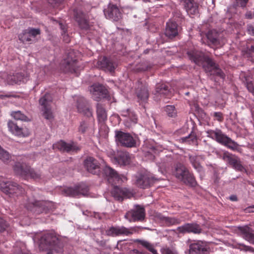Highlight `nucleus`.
I'll list each match as a JSON object with an SVG mask.
<instances>
[{
	"mask_svg": "<svg viewBox=\"0 0 254 254\" xmlns=\"http://www.w3.org/2000/svg\"><path fill=\"white\" fill-rule=\"evenodd\" d=\"M187 55L191 62L201 66L206 72L224 78L225 74L219 65L207 54L201 51L192 49L188 51Z\"/></svg>",
	"mask_w": 254,
	"mask_h": 254,
	"instance_id": "obj_1",
	"label": "nucleus"
},
{
	"mask_svg": "<svg viewBox=\"0 0 254 254\" xmlns=\"http://www.w3.org/2000/svg\"><path fill=\"white\" fill-rule=\"evenodd\" d=\"M39 248L42 251H52L57 253L64 252L63 240L54 232L43 234L39 240Z\"/></svg>",
	"mask_w": 254,
	"mask_h": 254,
	"instance_id": "obj_2",
	"label": "nucleus"
},
{
	"mask_svg": "<svg viewBox=\"0 0 254 254\" xmlns=\"http://www.w3.org/2000/svg\"><path fill=\"white\" fill-rule=\"evenodd\" d=\"M173 175L180 181L187 186L195 187L197 182L192 173L184 164L178 163L175 166Z\"/></svg>",
	"mask_w": 254,
	"mask_h": 254,
	"instance_id": "obj_3",
	"label": "nucleus"
},
{
	"mask_svg": "<svg viewBox=\"0 0 254 254\" xmlns=\"http://www.w3.org/2000/svg\"><path fill=\"white\" fill-rule=\"evenodd\" d=\"M206 133L207 137L231 150H236L238 148L239 144L219 128H216L214 130L208 129L206 131Z\"/></svg>",
	"mask_w": 254,
	"mask_h": 254,
	"instance_id": "obj_4",
	"label": "nucleus"
},
{
	"mask_svg": "<svg viewBox=\"0 0 254 254\" xmlns=\"http://www.w3.org/2000/svg\"><path fill=\"white\" fill-rule=\"evenodd\" d=\"M15 173L23 178L27 179L31 178L33 179H39L41 174L39 171H36L26 163L16 162L13 166Z\"/></svg>",
	"mask_w": 254,
	"mask_h": 254,
	"instance_id": "obj_5",
	"label": "nucleus"
},
{
	"mask_svg": "<svg viewBox=\"0 0 254 254\" xmlns=\"http://www.w3.org/2000/svg\"><path fill=\"white\" fill-rule=\"evenodd\" d=\"M29 209L36 214L47 213L54 209V204L51 201L45 200H34L29 203Z\"/></svg>",
	"mask_w": 254,
	"mask_h": 254,
	"instance_id": "obj_6",
	"label": "nucleus"
},
{
	"mask_svg": "<svg viewBox=\"0 0 254 254\" xmlns=\"http://www.w3.org/2000/svg\"><path fill=\"white\" fill-rule=\"evenodd\" d=\"M145 208L143 206L138 204L134 205L125 215V217L130 222H143L145 220Z\"/></svg>",
	"mask_w": 254,
	"mask_h": 254,
	"instance_id": "obj_7",
	"label": "nucleus"
},
{
	"mask_svg": "<svg viewBox=\"0 0 254 254\" xmlns=\"http://www.w3.org/2000/svg\"><path fill=\"white\" fill-rule=\"evenodd\" d=\"M0 188L5 194L18 196L24 193V190L17 183L13 182H0Z\"/></svg>",
	"mask_w": 254,
	"mask_h": 254,
	"instance_id": "obj_8",
	"label": "nucleus"
},
{
	"mask_svg": "<svg viewBox=\"0 0 254 254\" xmlns=\"http://www.w3.org/2000/svg\"><path fill=\"white\" fill-rule=\"evenodd\" d=\"M115 139L118 144L126 147H133L136 146V140L129 133L116 130Z\"/></svg>",
	"mask_w": 254,
	"mask_h": 254,
	"instance_id": "obj_9",
	"label": "nucleus"
},
{
	"mask_svg": "<svg viewBox=\"0 0 254 254\" xmlns=\"http://www.w3.org/2000/svg\"><path fill=\"white\" fill-rule=\"evenodd\" d=\"M221 158L229 166L235 170L242 172H246V169L242 165L241 159L235 155L226 151L223 153Z\"/></svg>",
	"mask_w": 254,
	"mask_h": 254,
	"instance_id": "obj_10",
	"label": "nucleus"
},
{
	"mask_svg": "<svg viewBox=\"0 0 254 254\" xmlns=\"http://www.w3.org/2000/svg\"><path fill=\"white\" fill-rule=\"evenodd\" d=\"M52 101L53 98L52 95L47 93L42 96L39 100L43 116L46 119L48 120H51L53 118L51 106Z\"/></svg>",
	"mask_w": 254,
	"mask_h": 254,
	"instance_id": "obj_11",
	"label": "nucleus"
},
{
	"mask_svg": "<svg viewBox=\"0 0 254 254\" xmlns=\"http://www.w3.org/2000/svg\"><path fill=\"white\" fill-rule=\"evenodd\" d=\"M78 61L74 56L73 52L68 53L66 59L62 62V68L65 72L76 73L78 71Z\"/></svg>",
	"mask_w": 254,
	"mask_h": 254,
	"instance_id": "obj_12",
	"label": "nucleus"
},
{
	"mask_svg": "<svg viewBox=\"0 0 254 254\" xmlns=\"http://www.w3.org/2000/svg\"><path fill=\"white\" fill-rule=\"evenodd\" d=\"M135 179L136 185L143 189L150 187L156 180L151 174L146 172L137 174L135 176Z\"/></svg>",
	"mask_w": 254,
	"mask_h": 254,
	"instance_id": "obj_13",
	"label": "nucleus"
},
{
	"mask_svg": "<svg viewBox=\"0 0 254 254\" xmlns=\"http://www.w3.org/2000/svg\"><path fill=\"white\" fill-rule=\"evenodd\" d=\"M101 175L112 185L119 183L122 181L118 172L109 166L106 165L101 168Z\"/></svg>",
	"mask_w": 254,
	"mask_h": 254,
	"instance_id": "obj_14",
	"label": "nucleus"
},
{
	"mask_svg": "<svg viewBox=\"0 0 254 254\" xmlns=\"http://www.w3.org/2000/svg\"><path fill=\"white\" fill-rule=\"evenodd\" d=\"M89 191L88 187L84 185H79L74 187L65 188L62 191L64 195L66 196L76 197L81 195L86 196Z\"/></svg>",
	"mask_w": 254,
	"mask_h": 254,
	"instance_id": "obj_15",
	"label": "nucleus"
},
{
	"mask_svg": "<svg viewBox=\"0 0 254 254\" xmlns=\"http://www.w3.org/2000/svg\"><path fill=\"white\" fill-rule=\"evenodd\" d=\"M84 166L88 172L98 176L101 175V164L94 157H87L84 161Z\"/></svg>",
	"mask_w": 254,
	"mask_h": 254,
	"instance_id": "obj_16",
	"label": "nucleus"
},
{
	"mask_svg": "<svg viewBox=\"0 0 254 254\" xmlns=\"http://www.w3.org/2000/svg\"><path fill=\"white\" fill-rule=\"evenodd\" d=\"M76 107L78 113L87 117L92 116V111L88 101L82 96L75 98Z\"/></svg>",
	"mask_w": 254,
	"mask_h": 254,
	"instance_id": "obj_17",
	"label": "nucleus"
},
{
	"mask_svg": "<svg viewBox=\"0 0 254 254\" xmlns=\"http://www.w3.org/2000/svg\"><path fill=\"white\" fill-rule=\"evenodd\" d=\"M105 17L114 21H118L122 18V14L116 5L109 3L104 10Z\"/></svg>",
	"mask_w": 254,
	"mask_h": 254,
	"instance_id": "obj_18",
	"label": "nucleus"
},
{
	"mask_svg": "<svg viewBox=\"0 0 254 254\" xmlns=\"http://www.w3.org/2000/svg\"><path fill=\"white\" fill-rule=\"evenodd\" d=\"M135 94L137 99L143 102H146L149 97V91L147 85L138 80L136 83Z\"/></svg>",
	"mask_w": 254,
	"mask_h": 254,
	"instance_id": "obj_19",
	"label": "nucleus"
},
{
	"mask_svg": "<svg viewBox=\"0 0 254 254\" xmlns=\"http://www.w3.org/2000/svg\"><path fill=\"white\" fill-rule=\"evenodd\" d=\"M90 91L94 100L98 101L108 96V90L102 84H95L90 87Z\"/></svg>",
	"mask_w": 254,
	"mask_h": 254,
	"instance_id": "obj_20",
	"label": "nucleus"
},
{
	"mask_svg": "<svg viewBox=\"0 0 254 254\" xmlns=\"http://www.w3.org/2000/svg\"><path fill=\"white\" fill-rule=\"evenodd\" d=\"M53 146L54 149H58L61 151L67 153L70 152H77L80 150V148L74 142L68 143L63 140H61L54 144Z\"/></svg>",
	"mask_w": 254,
	"mask_h": 254,
	"instance_id": "obj_21",
	"label": "nucleus"
},
{
	"mask_svg": "<svg viewBox=\"0 0 254 254\" xmlns=\"http://www.w3.org/2000/svg\"><path fill=\"white\" fill-rule=\"evenodd\" d=\"M177 231L183 234L192 233L195 234H199L202 232V229L200 225L196 223H188L178 227Z\"/></svg>",
	"mask_w": 254,
	"mask_h": 254,
	"instance_id": "obj_22",
	"label": "nucleus"
},
{
	"mask_svg": "<svg viewBox=\"0 0 254 254\" xmlns=\"http://www.w3.org/2000/svg\"><path fill=\"white\" fill-rule=\"evenodd\" d=\"M97 65L99 68L111 73L114 72L117 66L116 63L111 59L105 56L98 60Z\"/></svg>",
	"mask_w": 254,
	"mask_h": 254,
	"instance_id": "obj_23",
	"label": "nucleus"
},
{
	"mask_svg": "<svg viewBox=\"0 0 254 254\" xmlns=\"http://www.w3.org/2000/svg\"><path fill=\"white\" fill-rule=\"evenodd\" d=\"M111 193L115 199L122 201L124 198H129L131 196V192L125 188L114 186Z\"/></svg>",
	"mask_w": 254,
	"mask_h": 254,
	"instance_id": "obj_24",
	"label": "nucleus"
},
{
	"mask_svg": "<svg viewBox=\"0 0 254 254\" xmlns=\"http://www.w3.org/2000/svg\"><path fill=\"white\" fill-rule=\"evenodd\" d=\"M184 8L190 16L199 13V4L195 0H182Z\"/></svg>",
	"mask_w": 254,
	"mask_h": 254,
	"instance_id": "obj_25",
	"label": "nucleus"
},
{
	"mask_svg": "<svg viewBox=\"0 0 254 254\" xmlns=\"http://www.w3.org/2000/svg\"><path fill=\"white\" fill-rule=\"evenodd\" d=\"M238 229L241 234V236L250 243L254 245V230L247 225L239 226Z\"/></svg>",
	"mask_w": 254,
	"mask_h": 254,
	"instance_id": "obj_26",
	"label": "nucleus"
},
{
	"mask_svg": "<svg viewBox=\"0 0 254 254\" xmlns=\"http://www.w3.org/2000/svg\"><path fill=\"white\" fill-rule=\"evenodd\" d=\"M207 247L202 242H197L190 245L189 254H207Z\"/></svg>",
	"mask_w": 254,
	"mask_h": 254,
	"instance_id": "obj_27",
	"label": "nucleus"
},
{
	"mask_svg": "<svg viewBox=\"0 0 254 254\" xmlns=\"http://www.w3.org/2000/svg\"><path fill=\"white\" fill-rule=\"evenodd\" d=\"M165 34L169 39H173L178 35V25L174 21L167 22Z\"/></svg>",
	"mask_w": 254,
	"mask_h": 254,
	"instance_id": "obj_28",
	"label": "nucleus"
},
{
	"mask_svg": "<svg viewBox=\"0 0 254 254\" xmlns=\"http://www.w3.org/2000/svg\"><path fill=\"white\" fill-rule=\"evenodd\" d=\"M115 163L121 166H126L129 164L130 157L127 152L119 151L114 156Z\"/></svg>",
	"mask_w": 254,
	"mask_h": 254,
	"instance_id": "obj_29",
	"label": "nucleus"
},
{
	"mask_svg": "<svg viewBox=\"0 0 254 254\" xmlns=\"http://www.w3.org/2000/svg\"><path fill=\"white\" fill-rule=\"evenodd\" d=\"M200 156L189 155V160L193 168L200 174V175H203L204 169L200 165Z\"/></svg>",
	"mask_w": 254,
	"mask_h": 254,
	"instance_id": "obj_30",
	"label": "nucleus"
},
{
	"mask_svg": "<svg viewBox=\"0 0 254 254\" xmlns=\"http://www.w3.org/2000/svg\"><path fill=\"white\" fill-rule=\"evenodd\" d=\"M74 18L78 23L79 28L82 30H87L90 28V25L82 13H78L74 11Z\"/></svg>",
	"mask_w": 254,
	"mask_h": 254,
	"instance_id": "obj_31",
	"label": "nucleus"
},
{
	"mask_svg": "<svg viewBox=\"0 0 254 254\" xmlns=\"http://www.w3.org/2000/svg\"><path fill=\"white\" fill-rule=\"evenodd\" d=\"M156 217L162 223H164L167 226L179 224L181 222L179 219L176 217L165 216L161 213L157 214L156 215Z\"/></svg>",
	"mask_w": 254,
	"mask_h": 254,
	"instance_id": "obj_32",
	"label": "nucleus"
},
{
	"mask_svg": "<svg viewBox=\"0 0 254 254\" xmlns=\"http://www.w3.org/2000/svg\"><path fill=\"white\" fill-rule=\"evenodd\" d=\"M170 94V89L168 85L164 83H158L156 84L154 94H159L167 96Z\"/></svg>",
	"mask_w": 254,
	"mask_h": 254,
	"instance_id": "obj_33",
	"label": "nucleus"
},
{
	"mask_svg": "<svg viewBox=\"0 0 254 254\" xmlns=\"http://www.w3.org/2000/svg\"><path fill=\"white\" fill-rule=\"evenodd\" d=\"M96 113L98 120L100 123L104 122L107 119V111L103 105L97 103L96 105Z\"/></svg>",
	"mask_w": 254,
	"mask_h": 254,
	"instance_id": "obj_34",
	"label": "nucleus"
},
{
	"mask_svg": "<svg viewBox=\"0 0 254 254\" xmlns=\"http://www.w3.org/2000/svg\"><path fill=\"white\" fill-rule=\"evenodd\" d=\"M9 130L15 135L20 136L22 134V128L18 126L17 123L10 121L7 124Z\"/></svg>",
	"mask_w": 254,
	"mask_h": 254,
	"instance_id": "obj_35",
	"label": "nucleus"
},
{
	"mask_svg": "<svg viewBox=\"0 0 254 254\" xmlns=\"http://www.w3.org/2000/svg\"><path fill=\"white\" fill-rule=\"evenodd\" d=\"M208 40L213 45L217 46L219 44V40L218 39L219 34L215 30H210L208 32L206 35Z\"/></svg>",
	"mask_w": 254,
	"mask_h": 254,
	"instance_id": "obj_36",
	"label": "nucleus"
},
{
	"mask_svg": "<svg viewBox=\"0 0 254 254\" xmlns=\"http://www.w3.org/2000/svg\"><path fill=\"white\" fill-rule=\"evenodd\" d=\"M137 241L143 247L152 253L153 254H158L157 250L155 249L154 246L148 241L144 240H137Z\"/></svg>",
	"mask_w": 254,
	"mask_h": 254,
	"instance_id": "obj_37",
	"label": "nucleus"
},
{
	"mask_svg": "<svg viewBox=\"0 0 254 254\" xmlns=\"http://www.w3.org/2000/svg\"><path fill=\"white\" fill-rule=\"evenodd\" d=\"M244 56L251 61H254V45H248L244 51Z\"/></svg>",
	"mask_w": 254,
	"mask_h": 254,
	"instance_id": "obj_38",
	"label": "nucleus"
},
{
	"mask_svg": "<svg viewBox=\"0 0 254 254\" xmlns=\"http://www.w3.org/2000/svg\"><path fill=\"white\" fill-rule=\"evenodd\" d=\"M119 225L109 227L105 231L106 235L110 237L118 236Z\"/></svg>",
	"mask_w": 254,
	"mask_h": 254,
	"instance_id": "obj_39",
	"label": "nucleus"
},
{
	"mask_svg": "<svg viewBox=\"0 0 254 254\" xmlns=\"http://www.w3.org/2000/svg\"><path fill=\"white\" fill-rule=\"evenodd\" d=\"M164 110L169 117L175 118L177 116V111L174 105H167L164 107Z\"/></svg>",
	"mask_w": 254,
	"mask_h": 254,
	"instance_id": "obj_40",
	"label": "nucleus"
},
{
	"mask_svg": "<svg viewBox=\"0 0 254 254\" xmlns=\"http://www.w3.org/2000/svg\"><path fill=\"white\" fill-rule=\"evenodd\" d=\"M11 115L16 120L23 121H27L28 120V117L20 111L12 112Z\"/></svg>",
	"mask_w": 254,
	"mask_h": 254,
	"instance_id": "obj_41",
	"label": "nucleus"
},
{
	"mask_svg": "<svg viewBox=\"0 0 254 254\" xmlns=\"http://www.w3.org/2000/svg\"><path fill=\"white\" fill-rule=\"evenodd\" d=\"M160 251L161 254H179L177 250L173 247H163Z\"/></svg>",
	"mask_w": 254,
	"mask_h": 254,
	"instance_id": "obj_42",
	"label": "nucleus"
},
{
	"mask_svg": "<svg viewBox=\"0 0 254 254\" xmlns=\"http://www.w3.org/2000/svg\"><path fill=\"white\" fill-rule=\"evenodd\" d=\"M181 140L182 142H188L190 144L193 143L196 141V135L192 132L189 135L182 137Z\"/></svg>",
	"mask_w": 254,
	"mask_h": 254,
	"instance_id": "obj_43",
	"label": "nucleus"
},
{
	"mask_svg": "<svg viewBox=\"0 0 254 254\" xmlns=\"http://www.w3.org/2000/svg\"><path fill=\"white\" fill-rule=\"evenodd\" d=\"M250 79L251 77L250 76H245V80H244V82L246 85V86L247 87L248 90L254 95V86L252 82V81Z\"/></svg>",
	"mask_w": 254,
	"mask_h": 254,
	"instance_id": "obj_44",
	"label": "nucleus"
},
{
	"mask_svg": "<svg viewBox=\"0 0 254 254\" xmlns=\"http://www.w3.org/2000/svg\"><path fill=\"white\" fill-rule=\"evenodd\" d=\"M13 79L16 83H19L21 82H24L26 80V77L22 73H17L13 75Z\"/></svg>",
	"mask_w": 254,
	"mask_h": 254,
	"instance_id": "obj_45",
	"label": "nucleus"
},
{
	"mask_svg": "<svg viewBox=\"0 0 254 254\" xmlns=\"http://www.w3.org/2000/svg\"><path fill=\"white\" fill-rule=\"evenodd\" d=\"M249 0H235L233 6L234 7H241L244 8L246 7Z\"/></svg>",
	"mask_w": 254,
	"mask_h": 254,
	"instance_id": "obj_46",
	"label": "nucleus"
},
{
	"mask_svg": "<svg viewBox=\"0 0 254 254\" xmlns=\"http://www.w3.org/2000/svg\"><path fill=\"white\" fill-rule=\"evenodd\" d=\"M238 249L241 251H243L246 252H249L254 254V249L251 246H246L242 243H239L238 244Z\"/></svg>",
	"mask_w": 254,
	"mask_h": 254,
	"instance_id": "obj_47",
	"label": "nucleus"
},
{
	"mask_svg": "<svg viewBox=\"0 0 254 254\" xmlns=\"http://www.w3.org/2000/svg\"><path fill=\"white\" fill-rule=\"evenodd\" d=\"M31 36L25 31L24 33L20 35L19 39L22 41L23 43L30 42L32 41Z\"/></svg>",
	"mask_w": 254,
	"mask_h": 254,
	"instance_id": "obj_48",
	"label": "nucleus"
},
{
	"mask_svg": "<svg viewBox=\"0 0 254 254\" xmlns=\"http://www.w3.org/2000/svg\"><path fill=\"white\" fill-rule=\"evenodd\" d=\"M26 31L33 38H35L38 35H40L41 32L39 28H29Z\"/></svg>",
	"mask_w": 254,
	"mask_h": 254,
	"instance_id": "obj_49",
	"label": "nucleus"
},
{
	"mask_svg": "<svg viewBox=\"0 0 254 254\" xmlns=\"http://www.w3.org/2000/svg\"><path fill=\"white\" fill-rule=\"evenodd\" d=\"M118 236H128L129 234L128 228L124 226H119Z\"/></svg>",
	"mask_w": 254,
	"mask_h": 254,
	"instance_id": "obj_50",
	"label": "nucleus"
},
{
	"mask_svg": "<svg viewBox=\"0 0 254 254\" xmlns=\"http://www.w3.org/2000/svg\"><path fill=\"white\" fill-rule=\"evenodd\" d=\"M148 229L146 227H142L141 226H135V227H130L129 228H128V230L129 231V234H128V236L132 235V234L134 233L138 232L139 230L140 229Z\"/></svg>",
	"mask_w": 254,
	"mask_h": 254,
	"instance_id": "obj_51",
	"label": "nucleus"
},
{
	"mask_svg": "<svg viewBox=\"0 0 254 254\" xmlns=\"http://www.w3.org/2000/svg\"><path fill=\"white\" fill-rule=\"evenodd\" d=\"M8 227V224L2 218L0 217V232H3Z\"/></svg>",
	"mask_w": 254,
	"mask_h": 254,
	"instance_id": "obj_52",
	"label": "nucleus"
},
{
	"mask_svg": "<svg viewBox=\"0 0 254 254\" xmlns=\"http://www.w3.org/2000/svg\"><path fill=\"white\" fill-rule=\"evenodd\" d=\"M87 125L85 121L81 122L78 128L79 131L82 133H84L87 128Z\"/></svg>",
	"mask_w": 254,
	"mask_h": 254,
	"instance_id": "obj_53",
	"label": "nucleus"
},
{
	"mask_svg": "<svg viewBox=\"0 0 254 254\" xmlns=\"http://www.w3.org/2000/svg\"><path fill=\"white\" fill-rule=\"evenodd\" d=\"M64 0H48V2L54 7H57L60 4L62 3Z\"/></svg>",
	"mask_w": 254,
	"mask_h": 254,
	"instance_id": "obj_54",
	"label": "nucleus"
},
{
	"mask_svg": "<svg viewBox=\"0 0 254 254\" xmlns=\"http://www.w3.org/2000/svg\"><path fill=\"white\" fill-rule=\"evenodd\" d=\"M152 65L150 64L144 63L141 67H138V69L139 71H146L152 67Z\"/></svg>",
	"mask_w": 254,
	"mask_h": 254,
	"instance_id": "obj_55",
	"label": "nucleus"
},
{
	"mask_svg": "<svg viewBox=\"0 0 254 254\" xmlns=\"http://www.w3.org/2000/svg\"><path fill=\"white\" fill-rule=\"evenodd\" d=\"M213 116L219 122L223 120V114L221 112H214Z\"/></svg>",
	"mask_w": 254,
	"mask_h": 254,
	"instance_id": "obj_56",
	"label": "nucleus"
},
{
	"mask_svg": "<svg viewBox=\"0 0 254 254\" xmlns=\"http://www.w3.org/2000/svg\"><path fill=\"white\" fill-rule=\"evenodd\" d=\"M121 115L124 117H130L131 115H133L132 112L129 109H127L126 110H123L121 111Z\"/></svg>",
	"mask_w": 254,
	"mask_h": 254,
	"instance_id": "obj_57",
	"label": "nucleus"
},
{
	"mask_svg": "<svg viewBox=\"0 0 254 254\" xmlns=\"http://www.w3.org/2000/svg\"><path fill=\"white\" fill-rule=\"evenodd\" d=\"M60 28L61 30V34L65 33L67 32V28L66 24H63L61 22L59 23Z\"/></svg>",
	"mask_w": 254,
	"mask_h": 254,
	"instance_id": "obj_58",
	"label": "nucleus"
},
{
	"mask_svg": "<svg viewBox=\"0 0 254 254\" xmlns=\"http://www.w3.org/2000/svg\"><path fill=\"white\" fill-rule=\"evenodd\" d=\"M245 17L246 19H253L254 17V12H252L251 11H247L245 14Z\"/></svg>",
	"mask_w": 254,
	"mask_h": 254,
	"instance_id": "obj_59",
	"label": "nucleus"
},
{
	"mask_svg": "<svg viewBox=\"0 0 254 254\" xmlns=\"http://www.w3.org/2000/svg\"><path fill=\"white\" fill-rule=\"evenodd\" d=\"M16 96L12 94L11 93H8L5 94H0V99H4L5 98H11V97H15Z\"/></svg>",
	"mask_w": 254,
	"mask_h": 254,
	"instance_id": "obj_60",
	"label": "nucleus"
},
{
	"mask_svg": "<svg viewBox=\"0 0 254 254\" xmlns=\"http://www.w3.org/2000/svg\"><path fill=\"white\" fill-rule=\"evenodd\" d=\"M247 31L249 34L254 36V27L252 25H247Z\"/></svg>",
	"mask_w": 254,
	"mask_h": 254,
	"instance_id": "obj_61",
	"label": "nucleus"
},
{
	"mask_svg": "<svg viewBox=\"0 0 254 254\" xmlns=\"http://www.w3.org/2000/svg\"><path fill=\"white\" fill-rule=\"evenodd\" d=\"M63 36V40L66 43L70 42V38L68 35V34L65 33V34L62 33L61 34Z\"/></svg>",
	"mask_w": 254,
	"mask_h": 254,
	"instance_id": "obj_62",
	"label": "nucleus"
},
{
	"mask_svg": "<svg viewBox=\"0 0 254 254\" xmlns=\"http://www.w3.org/2000/svg\"><path fill=\"white\" fill-rule=\"evenodd\" d=\"M245 210L247 212H254V205L247 207Z\"/></svg>",
	"mask_w": 254,
	"mask_h": 254,
	"instance_id": "obj_63",
	"label": "nucleus"
},
{
	"mask_svg": "<svg viewBox=\"0 0 254 254\" xmlns=\"http://www.w3.org/2000/svg\"><path fill=\"white\" fill-rule=\"evenodd\" d=\"M130 254H144L137 250H133L130 252Z\"/></svg>",
	"mask_w": 254,
	"mask_h": 254,
	"instance_id": "obj_64",
	"label": "nucleus"
}]
</instances>
